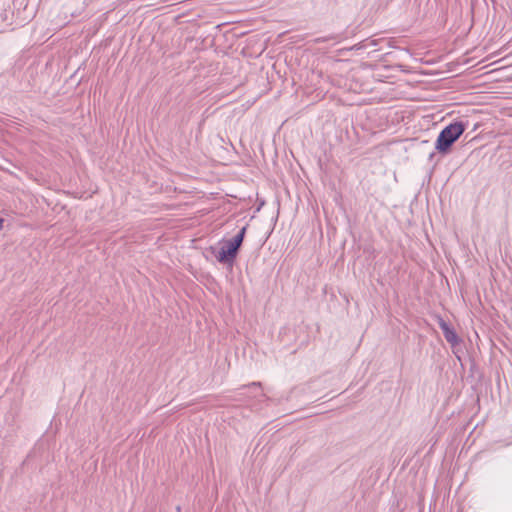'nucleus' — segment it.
<instances>
[{"label": "nucleus", "instance_id": "1", "mask_svg": "<svg viewBox=\"0 0 512 512\" xmlns=\"http://www.w3.org/2000/svg\"><path fill=\"white\" fill-rule=\"evenodd\" d=\"M465 129L466 125L461 121L450 123L439 133L435 142V149L442 154L448 153L451 146L464 133Z\"/></svg>", "mask_w": 512, "mask_h": 512}, {"label": "nucleus", "instance_id": "2", "mask_svg": "<svg viewBox=\"0 0 512 512\" xmlns=\"http://www.w3.org/2000/svg\"><path fill=\"white\" fill-rule=\"evenodd\" d=\"M246 233V227H242L240 231L229 240H226L218 251L216 258L220 263H232L238 254Z\"/></svg>", "mask_w": 512, "mask_h": 512}, {"label": "nucleus", "instance_id": "3", "mask_svg": "<svg viewBox=\"0 0 512 512\" xmlns=\"http://www.w3.org/2000/svg\"><path fill=\"white\" fill-rule=\"evenodd\" d=\"M439 327L442 330L444 337L448 343H450L451 345H456L459 343V338L456 332L449 326V324L446 321L440 319Z\"/></svg>", "mask_w": 512, "mask_h": 512}, {"label": "nucleus", "instance_id": "4", "mask_svg": "<svg viewBox=\"0 0 512 512\" xmlns=\"http://www.w3.org/2000/svg\"><path fill=\"white\" fill-rule=\"evenodd\" d=\"M4 219L0 217V231L3 229Z\"/></svg>", "mask_w": 512, "mask_h": 512}, {"label": "nucleus", "instance_id": "5", "mask_svg": "<svg viewBox=\"0 0 512 512\" xmlns=\"http://www.w3.org/2000/svg\"><path fill=\"white\" fill-rule=\"evenodd\" d=\"M252 387H258V384L257 383H253Z\"/></svg>", "mask_w": 512, "mask_h": 512}]
</instances>
